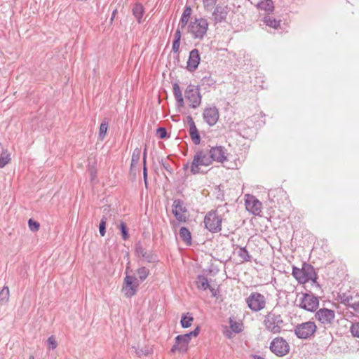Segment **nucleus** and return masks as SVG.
<instances>
[{
  "instance_id": "obj_1",
  "label": "nucleus",
  "mask_w": 359,
  "mask_h": 359,
  "mask_svg": "<svg viewBox=\"0 0 359 359\" xmlns=\"http://www.w3.org/2000/svg\"><path fill=\"white\" fill-rule=\"evenodd\" d=\"M212 161L209 149H198L196 151L191 165V172L193 175L199 173L200 166H208Z\"/></svg>"
},
{
  "instance_id": "obj_2",
  "label": "nucleus",
  "mask_w": 359,
  "mask_h": 359,
  "mask_svg": "<svg viewBox=\"0 0 359 359\" xmlns=\"http://www.w3.org/2000/svg\"><path fill=\"white\" fill-rule=\"evenodd\" d=\"M264 324L268 331L277 334L282 330L283 320L281 315L273 309L264 316Z\"/></svg>"
},
{
  "instance_id": "obj_3",
  "label": "nucleus",
  "mask_w": 359,
  "mask_h": 359,
  "mask_svg": "<svg viewBox=\"0 0 359 359\" xmlns=\"http://www.w3.org/2000/svg\"><path fill=\"white\" fill-rule=\"evenodd\" d=\"M208 28V22L206 19L196 18L188 25V32L191 34L194 39H202L205 35Z\"/></svg>"
},
{
  "instance_id": "obj_4",
  "label": "nucleus",
  "mask_w": 359,
  "mask_h": 359,
  "mask_svg": "<svg viewBox=\"0 0 359 359\" xmlns=\"http://www.w3.org/2000/svg\"><path fill=\"white\" fill-rule=\"evenodd\" d=\"M184 97L191 109H197L201 104L202 96L198 86L189 85L184 90Z\"/></svg>"
},
{
  "instance_id": "obj_5",
  "label": "nucleus",
  "mask_w": 359,
  "mask_h": 359,
  "mask_svg": "<svg viewBox=\"0 0 359 359\" xmlns=\"http://www.w3.org/2000/svg\"><path fill=\"white\" fill-rule=\"evenodd\" d=\"M246 303L252 311L258 312L265 308L266 299L261 293L255 292L247 297Z\"/></svg>"
},
{
  "instance_id": "obj_6",
  "label": "nucleus",
  "mask_w": 359,
  "mask_h": 359,
  "mask_svg": "<svg viewBox=\"0 0 359 359\" xmlns=\"http://www.w3.org/2000/svg\"><path fill=\"white\" fill-rule=\"evenodd\" d=\"M316 325L314 322L308 321L295 326L294 333L299 339H308L316 331Z\"/></svg>"
},
{
  "instance_id": "obj_7",
  "label": "nucleus",
  "mask_w": 359,
  "mask_h": 359,
  "mask_svg": "<svg viewBox=\"0 0 359 359\" xmlns=\"http://www.w3.org/2000/svg\"><path fill=\"white\" fill-rule=\"evenodd\" d=\"M172 212L175 219L180 222H186L188 220V210L184 201L180 199L174 200Z\"/></svg>"
},
{
  "instance_id": "obj_8",
  "label": "nucleus",
  "mask_w": 359,
  "mask_h": 359,
  "mask_svg": "<svg viewBox=\"0 0 359 359\" xmlns=\"http://www.w3.org/2000/svg\"><path fill=\"white\" fill-rule=\"evenodd\" d=\"M271 351L278 356H283L289 353L290 346L283 337H276L270 344Z\"/></svg>"
},
{
  "instance_id": "obj_9",
  "label": "nucleus",
  "mask_w": 359,
  "mask_h": 359,
  "mask_svg": "<svg viewBox=\"0 0 359 359\" xmlns=\"http://www.w3.org/2000/svg\"><path fill=\"white\" fill-rule=\"evenodd\" d=\"M204 223L211 232H219L222 229V219L215 212H210L205 215Z\"/></svg>"
},
{
  "instance_id": "obj_10",
  "label": "nucleus",
  "mask_w": 359,
  "mask_h": 359,
  "mask_svg": "<svg viewBox=\"0 0 359 359\" xmlns=\"http://www.w3.org/2000/svg\"><path fill=\"white\" fill-rule=\"evenodd\" d=\"M204 121L210 127L214 126L219 118V111L215 105H208L204 108L203 112Z\"/></svg>"
},
{
  "instance_id": "obj_11",
  "label": "nucleus",
  "mask_w": 359,
  "mask_h": 359,
  "mask_svg": "<svg viewBox=\"0 0 359 359\" xmlns=\"http://www.w3.org/2000/svg\"><path fill=\"white\" fill-rule=\"evenodd\" d=\"M138 285V281L135 276L127 275L124 278L122 291L126 297H131L136 294Z\"/></svg>"
},
{
  "instance_id": "obj_12",
  "label": "nucleus",
  "mask_w": 359,
  "mask_h": 359,
  "mask_svg": "<svg viewBox=\"0 0 359 359\" xmlns=\"http://www.w3.org/2000/svg\"><path fill=\"white\" fill-rule=\"evenodd\" d=\"M319 305L318 297L312 294H304L302 298L299 306L309 311H314L317 309Z\"/></svg>"
},
{
  "instance_id": "obj_13",
  "label": "nucleus",
  "mask_w": 359,
  "mask_h": 359,
  "mask_svg": "<svg viewBox=\"0 0 359 359\" xmlns=\"http://www.w3.org/2000/svg\"><path fill=\"white\" fill-rule=\"evenodd\" d=\"M315 317L322 324L331 325L335 318V313L331 309L323 308L316 313Z\"/></svg>"
},
{
  "instance_id": "obj_14",
  "label": "nucleus",
  "mask_w": 359,
  "mask_h": 359,
  "mask_svg": "<svg viewBox=\"0 0 359 359\" xmlns=\"http://www.w3.org/2000/svg\"><path fill=\"white\" fill-rule=\"evenodd\" d=\"M245 205L246 210L254 215H259L262 212V204L254 196L247 195Z\"/></svg>"
},
{
  "instance_id": "obj_15",
  "label": "nucleus",
  "mask_w": 359,
  "mask_h": 359,
  "mask_svg": "<svg viewBox=\"0 0 359 359\" xmlns=\"http://www.w3.org/2000/svg\"><path fill=\"white\" fill-rule=\"evenodd\" d=\"M209 151L212 162L224 163L227 160L226 149L224 147H212L209 149Z\"/></svg>"
},
{
  "instance_id": "obj_16",
  "label": "nucleus",
  "mask_w": 359,
  "mask_h": 359,
  "mask_svg": "<svg viewBox=\"0 0 359 359\" xmlns=\"http://www.w3.org/2000/svg\"><path fill=\"white\" fill-rule=\"evenodd\" d=\"M201 61V57L198 49H193L190 51L188 61L187 62V69L189 72H193L197 68Z\"/></svg>"
},
{
  "instance_id": "obj_17",
  "label": "nucleus",
  "mask_w": 359,
  "mask_h": 359,
  "mask_svg": "<svg viewBox=\"0 0 359 359\" xmlns=\"http://www.w3.org/2000/svg\"><path fill=\"white\" fill-rule=\"evenodd\" d=\"M189 344V339L185 338V336H184V334L177 335L175 337V343L172 346L170 352L175 353L176 351H180L182 353H184L188 349Z\"/></svg>"
},
{
  "instance_id": "obj_18",
  "label": "nucleus",
  "mask_w": 359,
  "mask_h": 359,
  "mask_svg": "<svg viewBox=\"0 0 359 359\" xmlns=\"http://www.w3.org/2000/svg\"><path fill=\"white\" fill-rule=\"evenodd\" d=\"M228 14V8L226 6L217 5L215 6L212 12V20L215 24L225 21Z\"/></svg>"
},
{
  "instance_id": "obj_19",
  "label": "nucleus",
  "mask_w": 359,
  "mask_h": 359,
  "mask_svg": "<svg viewBox=\"0 0 359 359\" xmlns=\"http://www.w3.org/2000/svg\"><path fill=\"white\" fill-rule=\"evenodd\" d=\"M187 123L189 126V133L190 137L194 144L198 145L201 143V136L196 126L195 122L194 121L191 116H187Z\"/></svg>"
},
{
  "instance_id": "obj_20",
  "label": "nucleus",
  "mask_w": 359,
  "mask_h": 359,
  "mask_svg": "<svg viewBox=\"0 0 359 359\" xmlns=\"http://www.w3.org/2000/svg\"><path fill=\"white\" fill-rule=\"evenodd\" d=\"M302 266V270L305 272V274L309 279V281L311 280L313 284L319 287L320 285L317 282L318 275L315 271L314 267L311 264L306 262H304Z\"/></svg>"
},
{
  "instance_id": "obj_21",
  "label": "nucleus",
  "mask_w": 359,
  "mask_h": 359,
  "mask_svg": "<svg viewBox=\"0 0 359 359\" xmlns=\"http://www.w3.org/2000/svg\"><path fill=\"white\" fill-rule=\"evenodd\" d=\"M135 252L138 257L144 258L148 262H155L156 257L151 252H147L140 244L137 243L135 244Z\"/></svg>"
},
{
  "instance_id": "obj_22",
  "label": "nucleus",
  "mask_w": 359,
  "mask_h": 359,
  "mask_svg": "<svg viewBox=\"0 0 359 359\" xmlns=\"http://www.w3.org/2000/svg\"><path fill=\"white\" fill-rule=\"evenodd\" d=\"M234 253L236 254L239 257L241 262H251L252 256L250 255L245 247H241L237 245Z\"/></svg>"
},
{
  "instance_id": "obj_23",
  "label": "nucleus",
  "mask_w": 359,
  "mask_h": 359,
  "mask_svg": "<svg viewBox=\"0 0 359 359\" xmlns=\"http://www.w3.org/2000/svg\"><path fill=\"white\" fill-rule=\"evenodd\" d=\"M292 275L300 284H305L306 283L309 282V279L306 276L305 272L302 270V267L298 268L295 266H293Z\"/></svg>"
},
{
  "instance_id": "obj_24",
  "label": "nucleus",
  "mask_w": 359,
  "mask_h": 359,
  "mask_svg": "<svg viewBox=\"0 0 359 359\" xmlns=\"http://www.w3.org/2000/svg\"><path fill=\"white\" fill-rule=\"evenodd\" d=\"M191 11L192 10L190 6H185L179 22L178 28H180V30L183 29L188 24L190 16L191 15Z\"/></svg>"
},
{
  "instance_id": "obj_25",
  "label": "nucleus",
  "mask_w": 359,
  "mask_h": 359,
  "mask_svg": "<svg viewBox=\"0 0 359 359\" xmlns=\"http://www.w3.org/2000/svg\"><path fill=\"white\" fill-rule=\"evenodd\" d=\"M173 95L177 101V106L180 107H184V100L180 90V86L178 83H175L172 85Z\"/></svg>"
},
{
  "instance_id": "obj_26",
  "label": "nucleus",
  "mask_w": 359,
  "mask_h": 359,
  "mask_svg": "<svg viewBox=\"0 0 359 359\" xmlns=\"http://www.w3.org/2000/svg\"><path fill=\"white\" fill-rule=\"evenodd\" d=\"M257 7L259 10L264 11L267 13H271L274 9V5L272 0H260L257 4Z\"/></svg>"
},
{
  "instance_id": "obj_27",
  "label": "nucleus",
  "mask_w": 359,
  "mask_h": 359,
  "mask_svg": "<svg viewBox=\"0 0 359 359\" xmlns=\"http://www.w3.org/2000/svg\"><path fill=\"white\" fill-rule=\"evenodd\" d=\"M180 238H182V240L186 243V244L187 245H191V232L189 231V230L183 226V227H181V229H180Z\"/></svg>"
},
{
  "instance_id": "obj_28",
  "label": "nucleus",
  "mask_w": 359,
  "mask_h": 359,
  "mask_svg": "<svg viewBox=\"0 0 359 359\" xmlns=\"http://www.w3.org/2000/svg\"><path fill=\"white\" fill-rule=\"evenodd\" d=\"M181 35H182L181 30L180 28H177V30L175 31V33L174 35L175 39L172 42V50L173 53L179 52Z\"/></svg>"
},
{
  "instance_id": "obj_29",
  "label": "nucleus",
  "mask_w": 359,
  "mask_h": 359,
  "mask_svg": "<svg viewBox=\"0 0 359 359\" xmlns=\"http://www.w3.org/2000/svg\"><path fill=\"white\" fill-rule=\"evenodd\" d=\"M196 285L198 289L203 290H206L208 287H210V284L208 280V278L202 275H199L197 276Z\"/></svg>"
},
{
  "instance_id": "obj_30",
  "label": "nucleus",
  "mask_w": 359,
  "mask_h": 359,
  "mask_svg": "<svg viewBox=\"0 0 359 359\" xmlns=\"http://www.w3.org/2000/svg\"><path fill=\"white\" fill-rule=\"evenodd\" d=\"M144 8L141 4L136 3L133 8V14L137 20L138 22H141V19L143 16Z\"/></svg>"
},
{
  "instance_id": "obj_31",
  "label": "nucleus",
  "mask_w": 359,
  "mask_h": 359,
  "mask_svg": "<svg viewBox=\"0 0 359 359\" xmlns=\"http://www.w3.org/2000/svg\"><path fill=\"white\" fill-rule=\"evenodd\" d=\"M264 22L265 23L266 25L274 29H278L280 25V20H277L276 19L271 16L264 17Z\"/></svg>"
},
{
  "instance_id": "obj_32",
  "label": "nucleus",
  "mask_w": 359,
  "mask_h": 359,
  "mask_svg": "<svg viewBox=\"0 0 359 359\" xmlns=\"http://www.w3.org/2000/svg\"><path fill=\"white\" fill-rule=\"evenodd\" d=\"M194 320V318L191 316V313H187L182 316L181 318V326L183 328H188L191 325V323Z\"/></svg>"
},
{
  "instance_id": "obj_33",
  "label": "nucleus",
  "mask_w": 359,
  "mask_h": 359,
  "mask_svg": "<svg viewBox=\"0 0 359 359\" xmlns=\"http://www.w3.org/2000/svg\"><path fill=\"white\" fill-rule=\"evenodd\" d=\"M215 83V80L210 75L205 76L201 81V85L205 88L214 86Z\"/></svg>"
},
{
  "instance_id": "obj_34",
  "label": "nucleus",
  "mask_w": 359,
  "mask_h": 359,
  "mask_svg": "<svg viewBox=\"0 0 359 359\" xmlns=\"http://www.w3.org/2000/svg\"><path fill=\"white\" fill-rule=\"evenodd\" d=\"M9 299V289L7 286H4L0 291V305H3L8 302Z\"/></svg>"
},
{
  "instance_id": "obj_35",
  "label": "nucleus",
  "mask_w": 359,
  "mask_h": 359,
  "mask_svg": "<svg viewBox=\"0 0 359 359\" xmlns=\"http://www.w3.org/2000/svg\"><path fill=\"white\" fill-rule=\"evenodd\" d=\"M141 149L140 148H135L132 154L131 158V167L137 165L140 159Z\"/></svg>"
},
{
  "instance_id": "obj_36",
  "label": "nucleus",
  "mask_w": 359,
  "mask_h": 359,
  "mask_svg": "<svg viewBox=\"0 0 359 359\" xmlns=\"http://www.w3.org/2000/svg\"><path fill=\"white\" fill-rule=\"evenodd\" d=\"M137 273L139 276V278L140 279V280L144 281L149 276V270L147 268L142 266V267H140L137 270Z\"/></svg>"
},
{
  "instance_id": "obj_37",
  "label": "nucleus",
  "mask_w": 359,
  "mask_h": 359,
  "mask_svg": "<svg viewBox=\"0 0 359 359\" xmlns=\"http://www.w3.org/2000/svg\"><path fill=\"white\" fill-rule=\"evenodd\" d=\"M90 160L89 161L88 164V171L90 175L91 180H94L96 177L97 175V170H96V161L95 159L93 160L92 165L90 164Z\"/></svg>"
},
{
  "instance_id": "obj_38",
  "label": "nucleus",
  "mask_w": 359,
  "mask_h": 359,
  "mask_svg": "<svg viewBox=\"0 0 359 359\" xmlns=\"http://www.w3.org/2000/svg\"><path fill=\"white\" fill-rule=\"evenodd\" d=\"M108 129V123L107 122H102L100 126L99 130V138L102 140L106 134Z\"/></svg>"
},
{
  "instance_id": "obj_39",
  "label": "nucleus",
  "mask_w": 359,
  "mask_h": 359,
  "mask_svg": "<svg viewBox=\"0 0 359 359\" xmlns=\"http://www.w3.org/2000/svg\"><path fill=\"white\" fill-rule=\"evenodd\" d=\"M217 0H203L204 8L206 11H211Z\"/></svg>"
},
{
  "instance_id": "obj_40",
  "label": "nucleus",
  "mask_w": 359,
  "mask_h": 359,
  "mask_svg": "<svg viewBox=\"0 0 359 359\" xmlns=\"http://www.w3.org/2000/svg\"><path fill=\"white\" fill-rule=\"evenodd\" d=\"M10 161V155L7 152H4L0 156V168H4Z\"/></svg>"
},
{
  "instance_id": "obj_41",
  "label": "nucleus",
  "mask_w": 359,
  "mask_h": 359,
  "mask_svg": "<svg viewBox=\"0 0 359 359\" xmlns=\"http://www.w3.org/2000/svg\"><path fill=\"white\" fill-rule=\"evenodd\" d=\"M107 217L103 216L100 220L99 225V231L102 236H104L106 233V224H107Z\"/></svg>"
},
{
  "instance_id": "obj_42",
  "label": "nucleus",
  "mask_w": 359,
  "mask_h": 359,
  "mask_svg": "<svg viewBox=\"0 0 359 359\" xmlns=\"http://www.w3.org/2000/svg\"><path fill=\"white\" fill-rule=\"evenodd\" d=\"M119 229H120V231L121 232L122 238L124 241L128 240V238H129V235H128V229H127L126 224L123 222H121L120 223Z\"/></svg>"
},
{
  "instance_id": "obj_43",
  "label": "nucleus",
  "mask_w": 359,
  "mask_h": 359,
  "mask_svg": "<svg viewBox=\"0 0 359 359\" xmlns=\"http://www.w3.org/2000/svg\"><path fill=\"white\" fill-rule=\"evenodd\" d=\"M242 325L236 321H233V320H230V327L235 333H239L242 331L241 328Z\"/></svg>"
},
{
  "instance_id": "obj_44",
  "label": "nucleus",
  "mask_w": 359,
  "mask_h": 359,
  "mask_svg": "<svg viewBox=\"0 0 359 359\" xmlns=\"http://www.w3.org/2000/svg\"><path fill=\"white\" fill-rule=\"evenodd\" d=\"M339 297L341 303L348 306L351 304L350 301L353 299V297L351 295H347L345 293L341 294Z\"/></svg>"
},
{
  "instance_id": "obj_45",
  "label": "nucleus",
  "mask_w": 359,
  "mask_h": 359,
  "mask_svg": "<svg viewBox=\"0 0 359 359\" xmlns=\"http://www.w3.org/2000/svg\"><path fill=\"white\" fill-rule=\"evenodd\" d=\"M28 225L31 231H38L40 226V224L39 222L29 219L28 221Z\"/></svg>"
},
{
  "instance_id": "obj_46",
  "label": "nucleus",
  "mask_w": 359,
  "mask_h": 359,
  "mask_svg": "<svg viewBox=\"0 0 359 359\" xmlns=\"http://www.w3.org/2000/svg\"><path fill=\"white\" fill-rule=\"evenodd\" d=\"M350 330L353 337L359 338V322L353 323L351 325Z\"/></svg>"
},
{
  "instance_id": "obj_47",
  "label": "nucleus",
  "mask_w": 359,
  "mask_h": 359,
  "mask_svg": "<svg viewBox=\"0 0 359 359\" xmlns=\"http://www.w3.org/2000/svg\"><path fill=\"white\" fill-rule=\"evenodd\" d=\"M156 134L158 135V137L161 139H164L168 137V133L165 128L161 127L158 128L156 130Z\"/></svg>"
},
{
  "instance_id": "obj_48",
  "label": "nucleus",
  "mask_w": 359,
  "mask_h": 359,
  "mask_svg": "<svg viewBox=\"0 0 359 359\" xmlns=\"http://www.w3.org/2000/svg\"><path fill=\"white\" fill-rule=\"evenodd\" d=\"M47 344L52 350L55 349L57 345V341H55L53 336L48 337L47 339Z\"/></svg>"
},
{
  "instance_id": "obj_49",
  "label": "nucleus",
  "mask_w": 359,
  "mask_h": 359,
  "mask_svg": "<svg viewBox=\"0 0 359 359\" xmlns=\"http://www.w3.org/2000/svg\"><path fill=\"white\" fill-rule=\"evenodd\" d=\"M143 177L145 185H147V169L146 165H143Z\"/></svg>"
},
{
  "instance_id": "obj_50",
  "label": "nucleus",
  "mask_w": 359,
  "mask_h": 359,
  "mask_svg": "<svg viewBox=\"0 0 359 359\" xmlns=\"http://www.w3.org/2000/svg\"><path fill=\"white\" fill-rule=\"evenodd\" d=\"M349 307L352 308L355 311L359 313V302L350 304Z\"/></svg>"
},
{
  "instance_id": "obj_51",
  "label": "nucleus",
  "mask_w": 359,
  "mask_h": 359,
  "mask_svg": "<svg viewBox=\"0 0 359 359\" xmlns=\"http://www.w3.org/2000/svg\"><path fill=\"white\" fill-rule=\"evenodd\" d=\"M199 332H200V327L198 326L195 328L194 330L191 332V334H192V336L194 337H196L199 334Z\"/></svg>"
},
{
  "instance_id": "obj_52",
  "label": "nucleus",
  "mask_w": 359,
  "mask_h": 359,
  "mask_svg": "<svg viewBox=\"0 0 359 359\" xmlns=\"http://www.w3.org/2000/svg\"><path fill=\"white\" fill-rule=\"evenodd\" d=\"M146 158H147V146H145L144 152H143V165H146Z\"/></svg>"
},
{
  "instance_id": "obj_53",
  "label": "nucleus",
  "mask_w": 359,
  "mask_h": 359,
  "mask_svg": "<svg viewBox=\"0 0 359 359\" xmlns=\"http://www.w3.org/2000/svg\"><path fill=\"white\" fill-rule=\"evenodd\" d=\"M208 289H209V290H210V292L212 293V295L213 297H216V296H217V290H216L215 288H213V287H210H210H208Z\"/></svg>"
},
{
  "instance_id": "obj_54",
  "label": "nucleus",
  "mask_w": 359,
  "mask_h": 359,
  "mask_svg": "<svg viewBox=\"0 0 359 359\" xmlns=\"http://www.w3.org/2000/svg\"><path fill=\"white\" fill-rule=\"evenodd\" d=\"M184 336H185V338H187V339H189V341L190 342V340L192 337H194L192 336V334H191V332H189V333H187V334H184Z\"/></svg>"
},
{
  "instance_id": "obj_55",
  "label": "nucleus",
  "mask_w": 359,
  "mask_h": 359,
  "mask_svg": "<svg viewBox=\"0 0 359 359\" xmlns=\"http://www.w3.org/2000/svg\"><path fill=\"white\" fill-rule=\"evenodd\" d=\"M162 165H163V167L165 170H168V171H169V165H168V163H163H163H162Z\"/></svg>"
},
{
  "instance_id": "obj_56",
  "label": "nucleus",
  "mask_w": 359,
  "mask_h": 359,
  "mask_svg": "<svg viewBox=\"0 0 359 359\" xmlns=\"http://www.w3.org/2000/svg\"><path fill=\"white\" fill-rule=\"evenodd\" d=\"M255 359H264L262 357L259 356V355H255L254 357Z\"/></svg>"
},
{
  "instance_id": "obj_57",
  "label": "nucleus",
  "mask_w": 359,
  "mask_h": 359,
  "mask_svg": "<svg viewBox=\"0 0 359 359\" xmlns=\"http://www.w3.org/2000/svg\"><path fill=\"white\" fill-rule=\"evenodd\" d=\"M188 167H189V164L187 163V164L184 165L183 169L187 170L188 168Z\"/></svg>"
},
{
  "instance_id": "obj_58",
  "label": "nucleus",
  "mask_w": 359,
  "mask_h": 359,
  "mask_svg": "<svg viewBox=\"0 0 359 359\" xmlns=\"http://www.w3.org/2000/svg\"><path fill=\"white\" fill-rule=\"evenodd\" d=\"M117 11L116 10H114L112 13V18L115 16L116 13Z\"/></svg>"
},
{
  "instance_id": "obj_59",
  "label": "nucleus",
  "mask_w": 359,
  "mask_h": 359,
  "mask_svg": "<svg viewBox=\"0 0 359 359\" xmlns=\"http://www.w3.org/2000/svg\"><path fill=\"white\" fill-rule=\"evenodd\" d=\"M29 359H34V357L33 355H30V356L29 357Z\"/></svg>"
}]
</instances>
